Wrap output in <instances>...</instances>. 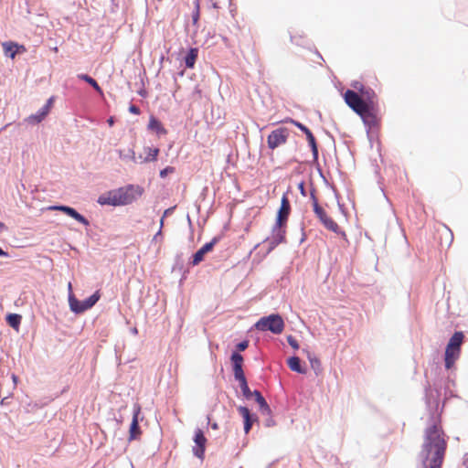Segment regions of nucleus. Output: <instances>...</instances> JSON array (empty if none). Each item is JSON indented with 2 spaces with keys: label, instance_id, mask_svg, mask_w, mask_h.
I'll return each mask as SVG.
<instances>
[{
  "label": "nucleus",
  "instance_id": "1",
  "mask_svg": "<svg viewBox=\"0 0 468 468\" xmlns=\"http://www.w3.org/2000/svg\"><path fill=\"white\" fill-rule=\"evenodd\" d=\"M447 449V436L438 417L424 431L421 447L423 468H441Z\"/></svg>",
  "mask_w": 468,
  "mask_h": 468
},
{
  "label": "nucleus",
  "instance_id": "2",
  "mask_svg": "<svg viewBox=\"0 0 468 468\" xmlns=\"http://www.w3.org/2000/svg\"><path fill=\"white\" fill-rule=\"evenodd\" d=\"M143 192L141 186L128 185L101 195L97 202L99 205H130L137 202Z\"/></svg>",
  "mask_w": 468,
  "mask_h": 468
},
{
  "label": "nucleus",
  "instance_id": "3",
  "mask_svg": "<svg viewBox=\"0 0 468 468\" xmlns=\"http://www.w3.org/2000/svg\"><path fill=\"white\" fill-rule=\"evenodd\" d=\"M290 213L291 207H280L276 218V223L272 228L271 236L266 239V242L269 244V251L272 250L277 245L285 240V229Z\"/></svg>",
  "mask_w": 468,
  "mask_h": 468
},
{
  "label": "nucleus",
  "instance_id": "4",
  "mask_svg": "<svg viewBox=\"0 0 468 468\" xmlns=\"http://www.w3.org/2000/svg\"><path fill=\"white\" fill-rule=\"evenodd\" d=\"M463 341L464 334L462 331L455 332L450 338L444 352V366L446 369L452 368L460 358Z\"/></svg>",
  "mask_w": 468,
  "mask_h": 468
},
{
  "label": "nucleus",
  "instance_id": "5",
  "mask_svg": "<svg viewBox=\"0 0 468 468\" xmlns=\"http://www.w3.org/2000/svg\"><path fill=\"white\" fill-rule=\"evenodd\" d=\"M345 101L346 104L363 119L365 123H373L375 116L372 112H368V107L361 95H358L352 90H347L345 93Z\"/></svg>",
  "mask_w": 468,
  "mask_h": 468
},
{
  "label": "nucleus",
  "instance_id": "6",
  "mask_svg": "<svg viewBox=\"0 0 468 468\" xmlns=\"http://www.w3.org/2000/svg\"><path fill=\"white\" fill-rule=\"evenodd\" d=\"M284 321L278 314L263 316L254 324L255 329L258 331H270L275 335L282 334L284 330Z\"/></svg>",
  "mask_w": 468,
  "mask_h": 468
},
{
  "label": "nucleus",
  "instance_id": "7",
  "mask_svg": "<svg viewBox=\"0 0 468 468\" xmlns=\"http://www.w3.org/2000/svg\"><path fill=\"white\" fill-rule=\"evenodd\" d=\"M99 292H94L91 296L83 302L79 301L73 292L69 294V304L70 310L75 314H81L90 309L100 299Z\"/></svg>",
  "mask_w": 468,
  "mask_h": 468
},
{
  "label": "nucleus",
  "instance_id": "8",
  "mask_svg": "<svg viewBox=\"0 0 468 468\" xmlns=\"http://www.w3.org/2000/svg\"><path fill=\"white\" fill-rule=\"evenodd\" d=\"M314 210L315 215L319 218L321 222L324 224V226L335 232V234L341 236L344 239H346V232L341 230L340 227L337 225L336 222L333 220V218L328 216L326 211L324 210V207H314Z\"/></svg>",
  "mask_w": 468,
  "mask_h": 468
},
{
  "label": "nucleus",
  "instance_id": "9",
  "mask_svg": "<svg viewBox=\"0 0 468 468\" xmlns=\"http://www.w3.org/2000/svg\"><path fill=\"white\" fill-rule=\"evenodd\" d=\"M289 130L285 127H280L273 130L267 138L268 147L271 150L284 144L289 137Z\"/></svg>",
  "mask_w": 468,
  "mask_h": 468
},
{
  "label": "nucleus",
  "instance_id": "10",
  "mask_svg": "<svg viewBox=\"0 0 468 468\" xmlns=\"http://www.w3.org/2000/svg\"><path fill=\"white\" fill-rule=\"evenodd\" d=\"M194 441L196 445L192 449L193 453L197 458L203 460L205 456L207 438L205 437L204 432L200 429H197L195 431Z\"/></svg>",
  "mask_w": 468,
  "mask_h": 468
},
{
  "label": "nucleus",
  "instance_id": "11",
  "mask_svg": "<svg viewBox=\"0 0 468 468\" xmlns=\"http://www.w3.org/2000/svg\"><path fill=\"white\" fill-rule=\"evenodd\" d=\"M141 413V406L134 405L133 420L129 430V441L138 440L141 436V430L139 427V415Z\"/></svg>",
  "mask_w": 468,
  "mask_h": 468
},
{
  "label": "nucleus",
  "instance_id": "12",
  "mask_svg": "<svg viewBox=\"0 0 468 468\" xmlns=\"http://www.w3.org/2000/svg\"><path fill=\"white\" fill-rule=\"evenodd\" d=\"M218 238H213L210 242L206 243L204 246H202L194 255L192 258V265L197 266L201 261H204L206 254L212 251L214 246L218 243Z\"/></svg>",
  "mask_w": 468,
  "mask_h": 468
},
{
  "label": "nucleus",
  "instance_id": "13",
  "mask_svg": "<svg viewBox=\"0 0 468 468\" xmlns=\"http://www.w3.org/2000/svg\"><path fill=\"white\" fill-rule=\"evenodd\" d=\"M289 122L291 123L294 124L297 128H299L302 132H303L306 134V138L309 143V145L311 146L313 155H314V159H316L318 156V148L316 145L315 138H314V134L312 133V132L310 131V129L307 128L303 123H301L297 121H294L292 119H290Z\"/></svg>",
  "mask_w": 468,
  "mask_h": 468
},
{
  "label": "nucleus",
  "instance_id": "14",
  "mask_svg": "<svg viewBox=\"0 0 468 468\" xmlns=\"http://www.w3.org/2000/svg\"><path fill=\"white\" fill-rule=\"evenodd\" d=\"M231 361L233 364V372L235 378L239 381L247 380L242 368L243 357L240 354L234 352L231 356Z\"/></svg>",
  "mask_w": 468,
  "mask_h": 468
},
{
  "label": "nucleus",
  "instance_id": "15",
  "mask_svg": "<svg viewBox=\"0 0 468 468\" xmlns=\"http://www.w3.org/2000/svg\"><path fill=\"white\" fill-rule=\"evenodd\" d=\"M361 98L364 99L368 107V112H372L375 105L377 104V95L370 88L362 87L360 89Z\"/></svg>",
  "mask_w": 468,
  "mask_h": 468
},
{
  "label": "nucleus",
  "instance_id": "16",
  "mask_svg": "<svg viewBox=\"0 0 468 468\" xmlns=\"http://www.w3.org/2000/svg\"><path fill=\"white\" fill-rule=\"evenodd\" d=\"M238 411L242 416L244 420V431L249 433L251 429L252 423L256 420V417L250 414V410L247 407L239 406Z\"/></svg>",
  "mask_w": 468,
  "mask_h": 468
},
{
  "label": "nucleus",
  "instance_id": "17",
  "mask_svg": "<svg viewBox=\"0 0 468 468\" xmlns=\"http://www.w3.org/2000/svg\"><path fill=\"white\" fill-rule=\"evenodd\" d=\"M50 209H58L63 211L68 216L73 218L77 221L80 222L81 224L88 226L89 221L79 212H77L74 208L71 207H48Z\"/></svg>",
  "mask_w": 468,
  "mask_h": 468
},
{
  "label": "nucleus",
  "instance_id": "18",
  "mask_svg": "<svg viewBox=\"0 0 468 468\" xmlns=\"http://www.w3.org/2000/svg\"><path fill=\"white\" fill-rule=\"evenodd\" d=\"M48 114L47 107H41L36 113L29 115L26 119V122L29 124L36 125L41 122Z\"/></svg>",
  "mask_w": 468,
  "mask_h": 468
},
{
  "label": "nucleus",
  "instance_id": "19",
  "mask_svg": "<svg viewBox=\"0 0 468 468\" xmlns=\"http://www.w3.org/2000/svg\"><path fill=\"white\" fill-rule=\"evenodd\" d=\"M148 129L155 132L158 135L166 133V130L164 128L161 122L154 116H150Z\"/></svg>",
  "mask_w": 468,
  "mask_h": 468
},
{
  "label": "nucleus",
  "instance_id": "20",
  "mask_svg": "<svg viewBox=\"0 0 468 468\" xmlns=\"http://www.w3.org/2000/svg\"><path fill=\"white\" fill-rule=\"evenodd\" d=\"M287 365L292 371L304 374L305 369L302 367L301 361L298 356H292L287 360Z\"/></svg>",
  "mask_w": 468,
  "mask_h": 468
},
{
  "label": "nucleus",
  "instance_id": "21",
  "mask_svg": "<svg viewBox=\"0 0 468 468\" xmlns=\"http://www.w3.org/2000/svg\"><path fill=\"white\" fill-rule=\"evenodd\" d=\"M198 50L197 48H190L186 56L185 57V64L186 68H193L197 58Z\"/></svg>",
  "mask_w": 468,
  "mask_h": 468
},
{
  "label": "nucleus",
  "instance_id": "22",
  "mask_svg": "<svg viewBox=\"0 0 468 468\" xmlns=\"http://www.w3.org/2000/svg\"><path fill=\"white\" fill-rule=\"evenodd\" d=\"M3 48L5 55L11 58H14L17 52V45L13 42H5L3 43Z\"/></svg>",
  "mask_w": 468,
  "mask_h": 468
},
{
  "label": "nucleus",
  "instance_id": "23",
  "mask_svg": "<svg viewBox=\"0 0 468 468\" xmlns=\"http://www.w3.org/2000/svg\"><path fill=\"white\" fill-rule=\"evenodd\" d=\"M78 78L86 81L87 83H89V85L92 86L93 89L96 91H98L99 93H102V90H101V87L99 86L98 82L90 76H89L87 74H80V75H78Z\"/></svg>",
  "mask_w": 468,
  "mask_h": 468
},
{
  "label": "nucleus",
  "instance_id": "24",
  "mask_svg": "<svg viewBox=\"0 0 468 468\" xmlns=\"http://www.w3.org/2000/svg\"><path fill=\"white\" fill-rule=\"evenodd\" d=\"M21 318L22 317L19 314H10L7 315L6 321L11 327H13L15 329H18L20 323H21Z\"/></svg>",
  "mask_w": 468,
  "mask_h": 468
},
{
  "label": "nucleus",
  "instance_id": "25",
  "mask_svg": "<svg viewBox=\"0 0 468 468\" xmlns=\"http://www.w3.org/2000/svg\"><path fill=\"white\" fill-rule=\"evenodd\" d=\"M147 155L141 162L154 161L158 155L159 150L157 148H146Z\"/></svg>",
  "mask_w": 468,
  "mask_h": 468
},
{
  "label": "nucleus",
  "instance_id": "26",
  "mask_svg": "<svg viewBox=\"0 0 468 468\" xmlns=\"http://www.w3.org/2000/svg\"><path fill=\"white\" fill-rule=\"evenodd\" d=\"M239 387L241 388V391H242V394L243 396L247 399H250V398H252V393L253 391H251L248 386V383H247V380H244V381H241L239 382Z\"/></svg>",
  "mask_w": 468,
  "mask_h": 468
},
{
  "label": "nucleus",
  "instance_id": "27",
  "mask_svg": "<svg viewBox=\"0 0 468 468\" xmlns=\"http://www.w3.org/2000/svg\"><path fill=\"white\" fill-rule=\"evenodd\" d=\"M308 358H309L312 368L314 370H320L321 362H320L319 358H317L316 356H314L311 354H308Z\"/></svg>",
  "mask_w": 468,
  "mask_h": 468
},
{
  "label": "nucleus",
  "instance_id": "28",
  "mask_svg": "<svg viewBox=\"0 0 468 468\" xmlns=\"http://www.w3.org/2000/svg\"><path fill=\"white\" fill-rule=\"evenodd\" d=\"M195 5H196V11L193 13L192 20H193L194 24H197L198 21V18H199V1L196 0Z\"/></svg>",
  "mask_w": 468,
  "mask_h": 468
},
{
  "label": "nucleus",
  "instance_id": "29",
  "mask_svg": "<svg viewBox=\"0 0 468 468\" xmlns=\"http://www.w3.org/2000/svg\"><path fill=\"white\" fill-rule=\"evenodd\" d=\"M287 342L294 350H298L299 349L298 341L292 335H288L287 336Z\"/></svg>",
  "mask_w": 468,
  "mask_h": 468
},
{
  "label": "nucleus",
  "instance_id": "30",
  "mask_svg": "<svg viewBox=\"0 0 468 468\" xmlns=\"http://www.w3.org/2000/svg\"><path fill=\"white\" fill-rule=\"evenodd\" d=\"M260 411L261 412L262 415L266 416H270L271 413V408L268 405V403L266 404V408L263 406L262 408L260 409Z\"/></svg>",
  "mask_w": 468,
  "mask_h": 468
},
{
  "label": "nucleus",
  "instance_id": "31",
  "mask_svg": "<svg viewBox=\"0 0 468 468\" xmlns=\"http://www.w3.org/2000/svg\"><path fill=\"white\" fill-rule=\"evenodd\" d=\"M174 171L173 167L167 166L165 169L160 171V176L165 177L168 173H172Z\"/></svg>",
  "mask_w": 468,
  "mask_h": 468
},
{
  "label": "nucleus",
  "instance_id": "32",
  "mask_svg": "<svg viewBox=\"0 0 468 468\" xmlns=\"http://www.w3.org/2000/svg\"><path fill=\"white\" fill-rule=\"evenodd\" d=\"M129 112L133 114H140V109L136 105H130Z\"/></svg>",
  "mask_w": 468,
  "mask_h": 468
},
{
  "label": "nucleus",
  "instance_id": "33",
  "mask_svg": "<svg viewBox=\"0 0 468 468\" xmlns=\"http://www.w3.org/2000/svg\"><path fill=\"white\" fill-rule=\"evenodd\" d=\"M256 402L259 404L260 409L262 408L263 406L266 408L267 402L262 396L259 397L258 399H256Z\"/></svg>",
  "mask_w": 468,
  "mask_h": 468
},
{
  "label": "nucleus",
  "instance_id": "34",
  "mask_svg": "<svg viewBox=\"0 0 468 468\" xmlns=\"http://www.w3.org/2000/svg\"><path fill=\"white\" fill-rule=\"evenodd\" d=\"M248 346H249L248 341H243V342H240V343L237 346V347H238V349H239V351H243V350H245V349L248 347Z\"/></svg>",
  "mask_w": 468,
  "mask_h": 468
},
{
  "label": "nucleus",
  "instance_id": "35",
  "mask_svg": "<svg viewBox=\"0 0 468 468\" xmlns=\"http://www.w3.org/2000/svg\"><path fill=\"white\" fill-rule=\"evenodd\" d=\"M52 102H53V98H49L47 102L45 103V105H43L42 107H47V112H49L50 111V108H51V105H52Z\"/></svg>",
  "mask_w": 468,
  "mask_h": 468
},
{
  "label": "nucleus",
  "instance_id": "36",
  "mask_svg": "<svg viewBox=\"0 0 468 468\" xmlns=\"http://www.w3.org/2000/svg\"><path fill=\"white\" fill-rule=\"evenodd\" d=\"M262 395L261 394L260 391L258 390H254L253 393H252V397L256 399H258L259 397H261Z\"/></svg>",
  "mask_w": 468,
  "mask_h": 468
},
{
  "label": "nucleus",
  "instance_id": "37",
  "mask_svg": "<svg viewBox=\"0 0 468 468\" xmlns=\"http://www.w3.org/2000/svg\"><path fill=\"white\" fill-rule=\"evenodd\" d=\"M281 205H289L288 198L285 196L282 197L281 200Z\"/></svg>",
  "mask_w": 468,
  "mask_h": 468
},
{
  "label": "nucleus",
  "instance_id": "38",
  "mask_svg": "<svg viewBox=\"0 0 468 468\" xmlns=\"http://www.w3.org/2000/svg\"><path fill=\"white\" fill-rule=\"evenodd\" d=\"M107 122H108V124H109L110 126H112V125L114 124V119H113V117H110V118L108 119Z\"/></svg>",
  "mask_w": 468,
  "mask_h": 468
},
{
  "label": "nucleus",
  "instance_id": "39",
  "mask_svg": "<svg viewBox=\"0 0 468 468\" xmlns=\"http://www.w3.org/2000/svg\"><path fill=\"white\" fill-rule=\"evenodd\" d=\"M298 186L301 190V193L304 196L305 194H304V190H303V188H304L303 183H300Z\"/></svg>",
  "mask_w": 468,
  "mask_h": 468
},
{
  "label": "nucleus",
  "instance_id": "40",
  "mask_svg": "<svg viewBox=\"0 0 468 468\" xmlns=\"http://www.w3.org/2000/svg\"><path fill=\"white\" fill-rule=\"evenodd\" d=\"M175 207H172L167 208V209L165 211V215H164V216H166V215L170 214V213L174 210V208H175Z\"/></svg>",
  "mask_w": 468,
  "mask_h": 468
},
{
  "label": "nucleus",
  "instance_id": "41",
  "mask_svg": "<svg viewBox=\"0 0 468 468\" xmlns=\"http://www.w3.org/2000/svg\"><path fill=\"white\" fill-rule=\"evenodd\" d=\"M12 379H13L15 385H16L18 378L15 374L12 375Z\"/></svg>",
  "mask_w": 468,
  "mask_h": 468
},
{
  "label": "nucleus",
  "instance_id": "42",
  "mask_svg": "<svg viewBox=\"0 0 468 468\" xmlns=\"http://www.w3.org/2000/svg\"><path fill=\"white\" fill-rule=\"evenodd\" d=\"M68 290H69V294L70 292H72V284H71V282H69V284H68Z\"/></svg>",
  "mask_w": 468,
  "mask_h": 468
},
{
  "label": "nucleus",
  "instance_id": "43",
  "mask_svg": "<svg viewBox=\"0 0 468 468\" xmlns=\"http://www.w3.org/2000/svg\"><path fill=\"white\" fill-rule=\"evenodd\" d=\"M0 256H7V253L0 248Z\"/></svg>",
  "mask_w": 468,
  "mask_h": 468
},
{
  "label": "nucleus",
  "instance_id": "44",
  "mask_svg": "<svg viewBox=\"0 0 468 468\" xmlns=\"http://www.w3.org/2000/svg\"><path fill=\"white\" fill-rule=\"evenodd\" d=\"M5 229V225L0 222V230H4Z\"/></svg>",
  "mask_w": 468,
  "mask_h": 468
},
{
  "label": "nucleus",
  "instance_id": "45",
  "mask_svg": "<svg viewBox=\"0 0 468 468\" xmlns=\"http://www.w3.org/2000/svg\"><path fill=\"white\" fill-rule=\"evenodd\" d=\"M211 427H212V429L217 430L218 429V424L217 423H213Z\"/></svg>",
  "mask_w": 468,
  "mask_h": 468
},
{
  "label": "nucleus",
  "instance_id": "46",
  "mask_svg": "<svg viewBox=\"0 0 468 468\" xmlns=\"http://www.w3.org/2000/svg\"><path fill=\"white\" fill-rule=\"evenodd\" d=\"M159 235H161V229L157 232V234L155 235V238H156L157 236H159Z\"/></svg>",
  "mask_w": 468,
  "mask_h": 468
},
{
  "label": "nucleus",
  "instance_id": "47",
  "mask_svg": "<svg viewBox=\"0 0 468 468\" xmlns=\"http://www.w3.org/2000/svg\"><path fill=\"white\" fill-rule=\"evenodd\" d=\"M164 218H161V225H163Z\"/></svg>",
  "mask_w": 468,
  "mask_h": 468
}]
</instances>
